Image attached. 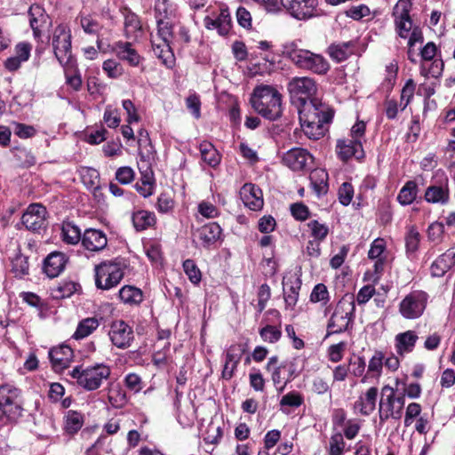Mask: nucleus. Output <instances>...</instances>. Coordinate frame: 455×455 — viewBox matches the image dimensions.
Segmentation results:
<instances>
[{
	"label": "nucleus",
	"mask_w": 455,
	"mask_h": 455,
	"mask_svg": "<svg viewBox=\"0 0 455 455\" xmlns=\"http://www.w3.org/2000/svg\"><path fill=\"white\" fill-rule=\"evenodd\" d=\"M291 102L297 104L299 122L308 139L319 140L326 131L333 112L330 107L314 98L317 87L314 79L303 76L293 77L287 85Z\"/></svg>",
	"instance_id": "nucleus-1"
},
{
	"label": "nucleus",
	"mask_w": 455,
	"mask_h": 455,
	"mask_svg": "<svg viewBox=\"0 0 455 455\" xmlns=\"http://www.w3.org/2000/svg\"><path fill=\"white\" fill-rule=\"evenodd\" d=\"M251 102L252 108L268 120H276L282 115L281 94L270 85L256 87Z\"/></svg>",
	"instance_id": "nucleus-2"
},
{
	"label": "nucleus",
	"mask_w": 455,
	"mask_h": 455,
	"mask_svg": "<svg viewBox=\"0 0 455 455\" xmlns=\"http://www.w3.org/2000/svg\"><path fill=\"white\" fill-rule=\"evenodd\" d=\"M355 305L354 297L346 294L334 309L327 324V335L341 333L347 331L353 321Z\"/></svg>",
	"instance_id": "nucleus-3"
},
{
	"label": "nucleus",
	"mask_w": 455,
	"mask_h": 455,
	"mask_svg": "<svg viewBox=\"0 0 455 455\" xmlns=\"http://www.w3.org/2000/svg\"><path fill=\"white\" fill-rule=\"evenodd\" d=\"M111 370L108 366L100 363L84 369L82 366L75 367L70 375L76 379L77 384L87 391L98 389L103 380L109 378Z\"/></svg>",
	"instance_id": "nucleus-4"
},
{
	"label": "nucleus",
	"mask_w": 455,
	"mask_h": 455,
	"mask_svg": "<svg viewBox=\"0 0 455 455\" xmlns=\"http://www.w3.org/2000/svg\"><path fill=\"white\" fill-rule=\"evenodd\" d=\"M54 55L63 67L73 66L71 34L65 25H59L53 31L52 42Z\"/></svg>",
	"instance_id": "nucleus-5"
},
{
	"label": "nucleus",
	"mask_w": 455,
	"mask_h": 455,
	"mask_svg": "<svg viewBox=\"0 0 455 455\" xmlns=\"http://www.w3.org/2000/svg\"><path fill=\"white\" fill-rule=\"evenodd\" d=\"M291 61L299 68L324 75L330 69L328 61L320 54L307 50H295L290 54Z\"/></svg>",
	"instance_id": "nucleus-6"
},
{
	"label": "nucleus",
	"mask_w": 455,
	"mask_h": 455,
	"mask_svg": "<svg viewBox=\"0 0 455 455\" xmlns=\"http://www.w3.org/2000/svg\"><path fill=\"white\" fill-rule=\"evenodd\" d=\"M0 406L8 412V419L11 420L20 418L23 412L20 390L9 384L1 385Z\"/></svg>",
	"instance_id": "nucleus-7"
},
{
	"label": "nucleus",
	"mask_w": 455,
	"mask_h": 455,
	"mask_svg": "<svg viewBox=\"0 0 455 455\" xmlns=\"http://www.w3.org/2000/svg\"><path fill=\"white\" fill-rule=\"evenodd\" d=\"M95 283L100 289L108 290L117 285L124 277V271L116 262H103L95 268Z\"/></svg>",
	"instance_id": "nucleus-8"
},
{
	"label": "nucleus",
	"mask_w": 455,
	"mask_h": 455,
	"mask_svg": "<svg viewBox=\"0 0 455 455\" xmlns=\"http://www.w3.org/2000/svg\"><path fill=\"white\" fill-rule=\"evenodd\" d=\"M426 304V294L420 291H413L405 296L400 302L399 311L406 319H416L423 314Z\"/></svg>",
	"instance_id": "nucleus-9"
},
{
	"label": "nucleus",
	"mask_w": 455,
	"mask_h": 455,
	"mask_svg": "<svg viewBox=\"0 0 455 455\" xmlns=\"http://www.w3.org/2000/svg\"><path fill=\"white\" fill-rule=\"evenodd\" d=\"M411 8L410 0H399L393 10L396 31L403 38H406L408 33L412 30V21L410 17Z\"/></svg>",
	"instance_id": "nucleus-10"
},
{
	"label": "nucleus",
	"mask_w": 455,
	"mask_h": 455,
	"mask_svg": "<svg viewBox=\"0 0 455 455\" xmlns=\"http://www.w3.org/2000/svg\"><path fill=\"white\" fill-rule=\"evenodd\" d=\"M280 2L298 20H307L317 15V0H280Z\"/></svg>",
	"instance_id": "nucleus-11"
},
{
	"label": "nucleus",
	"mask_w": 455,
	"mask_h": 455,
	"mask_svg": "<svg viewBox=\"0 0 455 455\" xmlns=\"http://www.w3.org/2000/svg\"><path fill=\"white\" fill-rule=\"evenodd\" d=\"M46 213L44 206L39 204H32L23 213L21 222L28 230L36 232L45 227Z\"/></svg>",
	"instance_id": "nucleus-12"
},
{
	"label": "nucleus",
	"mask_w": 455,
	"mask_h": 455,
	"mask_svg": "<svg viewBox=\"0 0 455 455\" xmlns=\"http://www.w3.org/2000/svg\"><path fill=\"white\" fill-rule=\"evenodd\" d=\"M379 414L381 422L389 418L395 419L401 418L395 401V390L389 386H384L381 389Z\"/></svg>",
	"instance_id": "nucleus-13"
},
{
	"label": "nucleus",
	"mask_w": 455,
	"mask_h": 455,
	"mask_svg": "<svg viewBox=\"0 0 455 455\" xmlns=\"http://www.w3.org/2000/svg\"><path fill=\"white\" fill-rule=\"evenodd\" d=\"M109 337L116 347L124 348L129 347L133 339V331L124 321L118 320L112 323Z\"/></svg>",
	"instance_id": "nucleus-14"
},
{
	"label": "nucleus",
	"mask_w": 455,
	"mask_h": 455,
	"mask_svg": "<svg viewBox=\"0 0 455 455\" xmlns=\"http://www.w3.org/2000/svg\"><path fill=\"white\" fill-rule=\"evenodd\" d=\"M283 161L291 170L300 171L305 169L308 163L312 161V156L306 149L295 148L284 154Z\"/></svg>",
	"instance_id": "nucleus-15"
},
{
	"label": "nucleus",
	"mask_w": 455,
	"mask_h": 455,
	"mask_svg": "<svg viewBox=\"0 0 455 455\" xmlns=\"http://www.w3.org/2000/svg\"><path fill=\"white\" fill-rule=\"evenodd\" d=\"M49 357L55 371H60L69 366L73 358V350L69 346L61 345L49 351Z\"/></svg>",
	"instance_id": "nucleus-16"
},
{
	"label": "nucleus",
	"mask_w": 455,
	"mask_h": 455,
	"mask_svg": "<svg viewBox=\"0 0 455 455\" xmlns=\"http://www.w3.org/2000/svg\"><path fill=\"white\" fill-rule=\"evenodd\" d=\"M240 197L245 206L253 211L261 209L264 204L261 189L251 183H246L241 188Z\"/></svg>",
	"instance_id": "nucleus-17"
},
{
	"label": "nucleus",
	"mask_w": 455,
	"mask_h": 455,
	"mask_svg": "<svg viewBox=\"0 0 455 455\" xmlns=\"http://www.w3.org/2000/svg\"><path fill=\"white\" fill-rule=\"evenodd\" d=\"M82 244L88 251H99L107 246L108 239L103 231L89 228L83 235Z\"/></svg>",
	"instance_id": "nucleus-18"
},
{
	"label": "nucleus",
	"mask_w": 455,
	"mask_h": 455,
	"mask_svg": "<svg viewBox=\"0 0 455 455\" xmlns=\"http://www.w3.org/2000/svg\"><path fill=\"white\" fill-rule=\"evenodd\" d=\"M337 153L343 161H347L352 156L359 159L363 156L362 144L360 140L352 139L339 140L337 142Z\"/></svg>",
	"instance_id": "nucleus-19"
},
{
	"label": "nucleus",
	"mask_w": 455,
	"mask_h": 455,
	"mask_svg": "<svg viewBox=\"0 0 455 455\" xmlns=\"http://www.w3.org/2000/svg\"><path fill=\"white\" fill-rule=\"evenodd\" d=\"M66 263L67 258L64 253L53 251L44 259V272L49 277L54 278L63 271Z\"/></svg>",
	"instance_id": "nucleus-20"
},
{
	"label": "nucleus",
	"mask_w": 455,
	"mask_h": 455,
	"mask_svg": "<svg viewBox=\"0 0 455 455\" xmlns=\"http://www.w3.org/2000/svg\"><path fill=\"white\" fill-rule=\"evenodd\" d=\"M79 23L84 33L97 36V45L101 49L104 27L99 22L96 17L92 15L81 16Z\"/></svg>",
	"instance_id": "nucleus-21"
},
{
	"label": "nucleus",
	"mask_w": 455,
	"mask_h": 455,
	"mask_svg": "<svg viewBox=\"0 0 455 455\" xmlns=\"http://www.w3.org/2000/svg\"><path fill=\"white\" fill-rule=\"evenodd\" d=\"M221 235V228L216 222H211L197 229L196 235L202 245L209 247L213 244Z\"/></svg>",
	"instance_id": "nucleus-22"
},
{
	"label": "nucleus",
	"mask_w": 455,
	"mask_h": 455,
	"mask_svg": "<svg viewBox=\"0 0 455 455\" xmlns=\"http://www.w3.org/2000/svg\"><path fill=\"white\" fill-rule=\"evenodd\" d=\"M283 285L286 307L293 309L299 299V292L301 288V281L299 278L291 277L286 281L283 280Z\"/></svg>",
	"instance_id": "nucleus-23"
},
{
	"label": "nucleus",
	"mask_w": 455,
	"mask_h": 455,
	"mask_svg": "<svg viewBox=\"0 0 455 455\" xmlns=\"http://www.w3.org/2000/svg\"><path fill=\"white\" fill-rule=\"evenodd\" d=\"M204 22L207 28H216L221 36L228 35L231 28V17L228 9H221L216 19L206 17Z\"/></svg>",
	"instance_id": "nucleus-24"
},
{
	"label": "nucleus",
	"mask_w": 455,
	"mask_h": 455,
	"mask_svg": "<svg viewBox=\"0 0 455 455\" xmlns=\"http://www.w3.org/2000/svg\"><path fill=\"white\" fill-rule=\"evenodd\" d=\"M377 397L378 388L370 387L364 395L360 396L359 400L355 402V407L362 415H370L376 408Z\"/></svg>",
	"instance_id": "nucleus-25"
},
{
	"label": "nucleus",
	"mask_w": 455,
	"mask_h": 455,
	"mask_svg": "<svg viewBox=\"0 0 455 455\" xmlns=\"http://www.w3.org/2000/svg\"><path fill=\"white\" fill-rule=\"evenodd\" d=\"M30 16L29 23L33 30L34 36L39 37L41 36V28L46 24L49 19L44 10L38 4H33L28 10Z\"/></svg>",
	"instance_id": "nucleus-26"
},
{
	"label": "nucleus",
	"mask_w": 455,
	"mask_h": 455,
	"mask_svg": "<svg viewBox=\"0 0 455 455\" xmlns=\"http://www.w3.org/2000/svg\"><path fill=\"white\" fill-rule=\"evenodd\" d=\"M114 51L121 60L128 61L132 66H138L140 61V56L129 42L116 43Z\"/></svg>",
	"instance_id": "nucleus-27"
},
{
	"label": "nucleus",
	"mask_w": 455,
	"mask_h": 455,
	"mask_svg": "<svg viewBox=\"0 0 455 455\" xmlns=\"http://www.w3.org/2000/svg\"><path fill=\"white\" fill-rule=\"evenodd\" d=\"M419 337L413 331H407L395 336V347L399 355L410 353L413 350Z\"/></svg>",
	"instance_id": "nucleus-28"
},
{
	"label": "nucleus",
	"mask_w": 455,
	"mask_h": 455,
	"mask_svg": "<svg viewBox=\"0 0 455 455\" xmlns=\"http://www.w3.org/2000/svg\"><path fill=\"white\" fill-rule=\"evenodd\" d=\"M455 252L447 251L441 255L431 266L432 275L435 276L443 275L453 265Z\"/></svg>",
	"instance_id": "nucleus-29"
},
{
	"label": "nucleus",
	"mask_w": 455,
	"mask_h": 455,
	"mask_svg": "<svg viewBox=\"0 0 455 455\" xmlns=\"http://www.w3.org/2000/svg\"><path fill=\"white\" fill-rule=\"evenodd\" d=\"M124 32L127 38L134 40L142 35L140 21L135 13L128 12L125 15Z\"/></svg>",
	"instance_id": "nucleus-30"
},
{
	"label": "nucleus",
	"mask_w": 455,
	"mask_h": 455,
	"mask_svg": "<svg viewBox=\"0 0 455 455\" xmlns=\"http://www.w3.org/2000/svg\"><path fill=\"white\" fill-rule=\"evenodd\" d=\"M152 49L154 54L160 59L164 65L171 67L173 64V54L171 51L170 43L156 42V39H153Z\"/></svg>",
	"instance_id": "nucleus-31"
},
{
	"label": "nucleus",
	"mask_w": 455,
	"mask_h": 455,
	"mask_svg": "<svg viewBox=\"0 0 455 455\" xmlns=\"http://www.w3.org/2000/svg\"><path fill=\"white\" fill-rule=\"evenodd\" d=\"M132 223L136 230H144L155 225L156 216L148 211H138L132 214Z\"/></svg>",
	"instance_id": "nucleus-32"
},
{
	"label": "nucleus",
	"mask_w": 455,
	"mask_h": 455,
	"mask_svg": "<svg viewBox=\"0 0 455 455\" xmlns=\"http://www.w3.org/2000/svg\"><path fill=\"white\" fill-rule=\"evenodd\" d=\"M330 56L337 62L347 60L353 53V44L351 42L331 44L328 48Z\"/></svg>",
	"instance_id": "nucleus-33"
},
{
	"label": "nucleus",
	"mask_w": 455,
	"mask_h": 455,
	"mask_svg": "<svg viewBox=\"0 0 455 455\" xmlns=\"http://www.w3.org/2000/svg\"><path fill=\"white\" fill-rule=\"evenodd\" d=\"M425 198L432 204H446L449 199V192L441 186H430L425 192Z\"/></svg>",
	"instance_id": "nucleus-34"
},
{
	"label": "nucleus",
	"mask_w": 455,
	"mask_h": 455,
	"mask_svg": "<svg viewBox=\"0 0 455 455\" xmlns=\"http://www.w3.org/2000/svg\"><path fill=\"white\" fill-rule=\"evenodd\" d=\"M99 327V321L95 317H88L82 320L73 334L76 339H81L89 336L93 331Z\"/></svg>",
	"instance_id": "nucleus-35"
},
{
	"label": "nucleus",
	"mask_w": 455,
	"mask_h": 455,
	"mask_svg": "<svg viewBox=\"0 0 455 455\" xmlns=\"http://www.w3.org/2000/svg\"><path fill=\"white\" fill-rule=\"evenodd\" d=\"M328 174L322 169L311 172L310 180L315 192L320 196L325 194L328 189Z\"/></svg>",
	"instance_id": "nucleus-36"
},
{
	"label": "nucleus",
	"mask_w": 455,
	"mask_h": 455,
	"mask_svg": "<svg viewBox=\"0 0 455 455\" xmlns=\"http://www.w3.org/2000/svg\"><path fill=\"white\" fill-rule=\"evenodd\" d=\"M418 186L416 182L410 180L400 190L397 200L403 205H408L413 203L417 197Z\"/></svg>",
	"instance_id": "nucleus-37"
},
{
	"label": "nucleus",
	"mask_w": 455,
	"mask_h": 455,
	"mask_svg": "<svg viewBox=\"0 0 455 455\" xmlns=\"http://www.w3.org/2000/svg\"><path fill=\"white\" fill-rule=\"evenodd\" d=\"M119 297L126 304H140L143 299L142 291L131 285L124 286L119 291Z\"/></svg>",
	"instance_id": "nucleus-38"
},
{
	"label": "nucleus",
	"mask_w": 455,
	"mask_h": 455,
	"mask_svg": "<svg viewBox=\"0 0 455 455\" xmlns=\"http://www.w3.org/2000/svg\"><path fill=\"white\" fill-rule=\"evenodd\" d=\"M61 230L63 241L67 243L76 244L80 240L82 241L81 230L74 223L64 222Z\"/></svg>",
	"instance_id": "nucleus-39"
},
{
	"label": "nucleus",
	"mask_w": 455,
	"mask_h": 455,
	"mask_svg": "<svg viewBox=\"0 0 455 455\" xmlns=\"http://www.w3.org/2000/svg\"><path fill=\"white\" fill-rule=\"evenodd\" d=\"M140 161L142 163V166L140 167V170L144 168V170L141 171L142 177L140 179V182L141 183L143 182L148 185H153V181H152L153 172L149 167V161L153 157V153L149 149H147V152L140 151Z\"/></svg>",
	"instance_id": "nucleus-40"
},
{
	"label": "nucleus",
	"mask_w": 455,
	"mask_h": 455,
	"mask_svg": "<svg viewBox=\"0 0 455 455\" xmlns=\"http://www.w3.org/2000/svg\"><path fill=\"white\" fill-rule=\"evenodd\" d=\"M200 152L203 160L210 166H216L220 163V157L217 154V151L211 143H201Z\"/></svg>",
	"instance_id": "nucleus-41"
},
{
	"label": "nucleus",
	"mask_w": 455,
	"mask_h": 455,
	"mask_svg": "<svg viewBox=\"0 0 455 455\" xmlns=\"http://www.w3.org/2000/svg\"><path fill=\"white\" fill-rule=\"evenodd\" d=\"M83 425L82 416L75 411H68L66 415L65 428L68 433L77 432Z\"/></svg>",
	"instance_id": "nucleus-42"
},
{
	"label": "nucleus",
	"mask_w": 455,
	"mask_h": 455,
	"mask_svg": "<svg viewBox=\"0 0 455 455\" xmlns=\"http://www.w3.org/2000/svg\"><path fill=\"white\" fill-rule=\"evenodd\" d=\"M307 227L310 229L311 236L315 240L322 242L326 238L329 233L328 227L315 220L309 221Z\"/></svg>",
	"instance_id": "nucleus-43"
},
{
	"label": "nucleus",
	"mask_w": 455,
	"mask_h": 455,
	"mask_svg": "<svg viewBox=\"0 0 455 455\" xmlns=\"http://www.w3.org/2000/svg\"><path fill=\"white\" fill-rule=\"evenodd\" d=\"M12 270L16 276L21 277L28 274L29 264L28 257L24 255H18L12 259Z\"/></svg>",
	"instance_id": "nucleus-44"
},
{
	"label": "nucleus",
	"mask_w": 455,
	"mask_h": 455,
	"mask_svg": "<svg viewBox=\"0 0 455 455\" xmlns=\"http://www.w3.org/2000/svg\"><path fill=\"white\" fill-rule=\"evenodd\" d=\"M419 241V233L415 228H411L405 237V247L408 255H411L417 251Z\"/></svg>",
	"instance_id": "nucleus-45"
},
{
	"label": "nucleus",
	"mask_w": 455,
	"mask_h": 455,
	"mask_svg": "<svg viewBox=\"0 0 455 455\" xmlns=\"http://www.w3.org/2000/svg\"><path fill=\"white\" fill-rule=\"evenodd\" d=\"M157 36L160 42L170 43L172 37V26L166 20H157Z\"/></svg>",
	"instance_id": "nucleus-46"
},
{
	"label": "nucleus",
	"mask_w": 455,
	"mask_h": 455,
	"mask_svg": "<svg viewBox=\"0 0 455 455\" xmlns=\"http://www.w3.org/2000/svg\"><path fill=\"white\" fill-rule=\"evenodd\" d=\"M183 268L192 283H198L201 281V272L192 259L185 260Z\"/></svg>",
	"instance_id": "nucleus-47"
},
{
	"label": "nucleus",
	"mask_w": 455,
	"mask_h": 455,
	"mask_svg": "<svg viewBox=\"0 0 455 455\" xmlns=\"http://www.w3.org/2000/svg\"><path fill=\"white\" fill-rule=\"evenodd\" d=\"M329 300V292L327 287L323 283L316 284L310 295V301L316 302H323L326 303Z\"/></svg>",
	"instance_id": "nucleus-48"
},
{
	"label": "nucleus",
	"mask_w": 455,
	"mask_h": 455,
	"mask_svg": "<svg viewBox=\"0 0 455 455\" xmlns=\"http://www.w3.org/2000/svg\"><path fill=\"white\" fill-rule=\"evenodd\" d=\"M414 90L415 84L413 81L411 79L408 80L401 92L400 107L402 110L405 109L410 103L411 99L413 97Z\"/></svg>",
	"instance_id": "nucleus-49"
},
{
	"label": "nucleus",
	"mask_w": 455,
	"mask_h": 455,
	"mask_svg": "<svg viewBox=\"0 0 455 455\" xmlns=\"http://www.w3.org/2000/svg\"><path fill=\"white\" fill-rule=\"evenodd\" d=\"M174 206L173 197L171 192L162 193L157 200V209L161 212H168Z\"/></svg>",
	"instance_id": "nucleus-50"
},
{
	"label": "nucleus",
	"mask_w": 455,
	"mask_h": 455,
	"mask_svg": "<svg viewBox=\"0 0 455 455\" xmlns=\"http://www.w3.org/2000/svg\"><path fill=\"white\" fill-rule=\"evenodd\" d=\"M345 448L343 436L340 433L335 434L330 440V455H341Z\"/></svg>",
	"instance_id": "nucleus-51"
},
{
	"label": "nucleus",
	"mask_w": 455,
	"mask_h": 455,
	"mask_svg": "<svg viewBox=\"0 0 455 455\" xmlns=\"http://www.w3.org/2000/svg\"><path fill=\"white\" fill-rule=\"evenodd\" d=\"M186 106L192 115L196 118L201 116V101L199 96L196 93L190 94L186 99Z\"/></svg>",
	"instance_id": "nucleus-52"
},
{
	"label": "nucleus",
	"mask_w": 455,
	"mask_h": 455,
	"mask_svg": "<svg viewBox=\"0 0 455 455\" xmlns=\"http://www.w3.org/2000/svg\"><path fill=\"white\" fill-rule=\"evenodd\" d=\"M259 334L265 341L273 343L280 339L281 331L275 326L267 325L259 331Z\"/></svg>",
	"instance_id": "nucleus-53"
},
{
	"label": "nucleus",
	"mask_w": 455,
	"mask_h": 455,
	"mask_svg": "<svg viewBox=\"0 0 455 455\" xmlns=\"http://www.w3.org/2000/svg\"><path fill=\"white\" fill-rule=\"evenodd\" d=\"M303 403V397L297 392H290L284 395L281 401V406L299 407Z\"/></svg>",
	"instance_id": "nucleus-54"
},
{
	"label": "nucleus",
	"mask_w": 455,
	"mask_h": 455,
	"mask_svg": "<svg viewBox=\"0 0 455 455\" xmlns=\"http://www.w3.org/2000/svg\"><path fill=\"white\" fill-rule=\"evenodd\" d=\"M271 291L270 287L267 283H263L259 286L258 291V309L259 312H262L267 305V300L270 299Z\"/></svg>",
	"instance_id": "nucleus-55"
},
{
	"label": "nucleus",
	"mask_w": 455,
	"mask_h": 455,
	"mask_svg": "<svg viewBox=\"0 0 455 455\" xmlns=\"http://www.w3.org/2000/svg\"><path fill=\"white\" fill-rule=\"evenodd\" d=\"M354 189L351 184L345 182L339 189V199L343 205H348L352 201Z\"/></svg>",
	"instance_id": "nucleus-56"
},
{
	"label": "nucleus",
	"mask_w": 455,
	"mask_h": 455,
	"mask_svg": "<svg viewBox=\"0 0 455 455\" xmlns=\"http://www.w3.org/2000/svg\"><path fill=\"white\" fill-rule=\"evenodd\" d=\"M291 212L292 216L298 220H305L309 216V210L302 203H296L291 205Z\"/></svg>",
	"instance_id": "nucleus-57"
},
{
	"label": "nucleus",
	"mask_w": 455,
	"mask_h": 455,
	"mask_svg": "<svg viewBox=\"0 0 455 455\" xmlns=\"http://www.w3.org/2000/svg\"><path fill=\"white\" fill-rule=\"evenodd\" d=\"M134 172L130 167H120L116 172V179L121 184H129L133 180Z\"/></svg>",
	"instance_id": "nucleus-58"
},
{
	"label": "nucleus",
	"mask_w": 455,
	"mask_h": 455,
	"mask_svg": "<svg viewBox=\"0 0 455 455\" xmlns=\"http://www.w3.org/2000/svg\"><path fill=\"white\" fill-rule=\"evenodd\" d=\"M155 11L157 20H167L171 13L167 0H156Z\"/></svg>",
	"instance_id": "nucleus-59"
},
{
	"label": "nucleus",
	"mask_w": 455,
	"mask_h": 455,
	"mask_svg": "<svg viewBox=\"0 0 455 455\" xmlns=\"http://www.w3.org/2000/svg\"><path fill=\"white\" fill-rule=\"evenodd\" d=\"M103 70L112 78H116L122 74L120 65L113 60H107L103 62Z\"/></svg>",
	"instance_id": "nucleus-60"
},
{
	"label": "nucleus",
	"mask_w": 455,
	"mask_h": 455,
	"mask_svg": "<svg viewBox=\"0 0 455 455\" xmlns=\"http://www.w3.org/2000/svg\"><path fill=\"white\" fill-rule=\"evenodd\" d=\"M347 15L355 20H359L370 14V9L363 4L353 6L346 12Z\"/></svg>",
	"instance_id": "nucleus-61"
},
{
	"label": "nucleus",
	"mask_w": 455,
	"mask_h": 455,
	"mask_svg": "<svg viewBox=\"0 0 455 455\" xmlns=\"http://www.w3.org/2000/svg\"><path fill=\"white\" fill-rule=\"evenodd\" d=\"M385 242L383 239L378 238L371 243L368 256L371 259H379L385 250Z\"/></svg>",
	"instance_id": "nucleus-62"
},
{
	"label": "nucleus",
	"mask_w": 455,
	"mask_h": 455,
	"mask_svg": "<svg viewBox=\"0 0 455 455\" xmlns=\"http://www.w3.org/2000/svg\"><path fill=\"white\" fill-rule=\"evenodd\" d=\"M236 18L239 25L243 28H249L251 27V13L244 7H239L237 9Z\"/></svg>",
	"instance_id": "nucleus-63"
},
{
	"label": "nucleus",
	"mask_w": 455,
	"mask_h": 455,
	"mask_svg": "<svg viewBox=\"0 0 455 455\" xmlns=\"http://www.w3.org/2000/svg\"><path fill=\"white\" fill-rule=\"evenodd\" d=\"M104 121L110 128L117 127L121 122L120 117L116 114V111L108 107L104 113Z\"/></svg>",
	"instance_id": "nucleus-64"
}]
</instances>
